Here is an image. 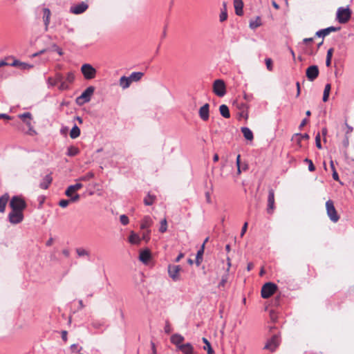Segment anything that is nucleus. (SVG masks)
<instances>
[{"label": "nucleus", "instance_id": "nucleus-14", "mask_svg": "<svg viewBox=\"0 0 354 354\" xmlns=\"http://www.w3.org/2000/svg\"><path fill=\"white\" fill-rule=\"evenodd\" d=\"M341 29L340 26L335 27V26H330L324 29H321L316 32L315 36L318 37H324L329 35L332 32H337L339 31Z\"/></svg>", "mask_w": 354, "mask_h": 354}, {"label": "nucleus", "instance_id": "nucleus-62", "mask_svg": "<svg viewBox=\"0 0 354 354\" xmlns=\"http://www.w3.org/2000/svg\"><path fill=\"white\" fill-rule=\"evenodd\" d=\"M308 120L306 119V118H304L301 121V124H300V125L299 127V129L301 130L308 123Z\"/></svg>", "mask_w": 354, "mask_h": 354}, {"label": "nucleus", "instance_id": "nucleus-23", "mask_svg": "<svg viewBox=\"0 0 354 354\" xmlns=\"http://www.w3.org/2000/svg\"><path fill=\"white\" fill-rule=\"evenodd\" d=\"M53 178L50 174L46 175L39 184L40 188L46 189L52 183Z\"/></svg>", "mask_w": 354, "mask_h": 354}, {"label": "nucleus", "instance_id": "nucleus-33", "mask_svg": "<svg viewBox=\"0 0 354 354\" xmlns=\"http://www.w3.org/2000/svg\"><path fill=\"white\" fill-rule=\"evenodd\" d=\"M144 75L142 72H133L129 77L131 82L139 81Z\"/></svg>", "mask_w": 354, "mask_h": 354}, {"label": "nucleus", "instance_id": "nucleus-29", "mask_svg": "<svg viewBox=\"0 0 354 354\" xmlns=\"http://www.w3.org/2000/svg\"><path fill=\"white\" fill-rule=\"evenodd\" d=\"M131 82L129 77L122 76L120 79V86L123 88L126 89L129 88Z\"/></svg>", "mask_w": 354, "mask_h": 354}, {"label": "nucleus", "instance_id": "nucleus-50", "mask_svg": "<svg viewBox=\"0 0 354 354\" xmlns=\"http://www.w3.org/2000/svg\"><path fill=\"white\" fill-rule=\"evenodd\" d=\"M70 202V200L62 199L59 202V205L60 207L65 208L69 205Z\"/></svg>", "mask_w": 354, "mask_h": 354}, {"label": "nucleus", "instance_id": "nucleus-35", "mask_svg": "<svg viewBox=\"0 0 354 354\" xmlns=\"http://www.w3.org/2000/svg\"><path fill=\"white\" fill-rule=\"evenodd\" d=\"M202 340L205 344V346L203 347V349L207 351V354H214V351L212 348L209 342L205 337H203Z\"/></svg>", "mask_w": 354, "mask_h": 354}, {"label": "nucleus", "instance_id": "nucleus-18", "mask_svg": "<svg viewBox=\"0 0 354 354\" xmlns=\"http://www.w3.org/2000/svg\"><path fill=\"white\" fill-rule=\"evenodd\" d=\"M151 259V252L149 250L146 249L140 251L139 254V259L142 263L147 264Z\"/></svg>", "mask_w": 354, "mask_h": 354}, {"label": "nucleus", "instance_id": "nucleus-8", "mask_svg": "<svg viewBox=\"0 0 354 354\" xmlns=\"http://www.w3.org/2000/svg\"><path fill=\"white\" fill-rule=\"evenodd\" d=\"M275 209L274 205V191L273 189L270 188L268 190V205L266 211L268 214H272Z\"/></svg>", "mask_w": 354, "mask_h": 354}, {"label": "nucleus", "instance_id": "nucleus-41", "mask_svg": "<svg viewBox=\"0 0 354 354\" xmlns=\"http://www.w3.org/2000/svg\"><path fill=\"white\" fill-rule=\"evenodd\" d=\"M93 177H94V174L93 172H88L86 174L81 176L79 178V180H81V181H88L91 179H92Z\"/></svg>", "mask_w": 354, "mask_h": 354}, {"label": "nucleus", "instance_id": "nucleus-32", "mask_svg": "<svg viewBox=\"0 0 354 354\" xmlns=\"http://www.w3.org/2000/svg\"><path fill=\"white\" fill-rule=\"evenodd\" d=\"M156 199V196L155 195H152L150 193H149L144 198L143 202L145 205L149 206L153 204Z\"/></svg>", "mask_w": 354, "mask_h": 354}, {"label": "nucleus", "instance_id": "nucleus-47", "mask_svg": "<svg viewBox=\"0 0 354 354\" xmlns=\"http://www.w3.org/2000/svg\"><path fill=\"white\" fill-rule=\"evenodd\" d=\"M120 221L123 225H126L129 223V220L125 214H122L120 216Z\"/></svg>", "mask_w": 354, "mask_h": 354}, {"label": "nucleus", "instance_id": "nucleus-9", "mask_svg": "<svg viewBox=\"0 0 354 354\" xmlns=\"http://www.w3.org/2000/svg\"><path fill=\"white\" fill-rule=\"evenodd\" d=\"M22 212L12 210L8 214V220L12 224H18L23 221Z\"/></svg>", "mask_w": 354, "mask_h": 354}, {"label": "nucleus", "instance_id": "nucleus-56", "mask_svg": "<svg viewBox=\"0 0 354 354\" xmlns=\"http://www.w3.org/2000/svg\"><path fill=\"white\" fill-rule=\"evenodd\" d=\"M19 68H21V69H30V68H32V66L28 64H26L25 62H21Z\"/></svg>", "mask_w": 354, "mask_h": 354}, {"label": "nucleus", "instance_id": "nucleus-45", "mask_svg": "<svg viewBox=\"0 0 354 354\" xmlns=\"http://www.w3.org/2000/svg\"><path fill=\"white\" fill-rule=\"evenodd\" d=\"M228 279V275L226 274L221 278L220 283H218V288L224 287Z\"/></svg>", "mask_w": 354, "mask_h": 354}, {"label": "nucleus", "instance_id": "nucleus-27", "mask_svg": "<svg viewBox=\"0 0 354 354\" xmlns=\"http://www.w3.org/2000/svg\"><path fill=\"white\" fill-rule=\"evenodd\" d=\"M140 241L141 239L140 238L138 234L135 233L133 231L130 233V235L129 236V241L131 244L138 245L140 243Z\"/></svg>", "mask_w": 354, "mask_h": 354}, {"label": "nucleus", "instance_id": "nucleus-55", "mask_svg": "<svg viewBox=\"0 0 354 354\" xmlns=\"http://www.w3.org/2000/svg\"><path fill=\"white\" fill-rule=\"evenodd\" d=\"M71 198H70V201L71 202H77L80 200V196L77 194L73 195L72 194V196H69Z\"/></svg>", "mask_w": 354, "mask_h": 354}, {"label": "nucleus", "instance_id": "nucleus-22", "mask_svg": "<svg viewBox=\"0 0 354 354\" xmlns=\"http://www.w3.org/2000/svg\"><path fill=\"white\" fill-rule=\"evenodd\" d=\"M43 20L45 25V30H48V25L50 24V10L48 8L43 9Z\"/></svg>", "mask_w": 354, "mask_h": 354}, {"label": "nucleus", "instance_id": "nucleus-15", "mask_svg": "<svg viewBox=\"0 0 354 354\" xmlns=\"http://www.w3.org/2000/svg\"><path fill=\"white\" fill-rule=\"evenodd\" d=\"M209 104L206 103L199 109V116L203 121H207L209 119Z\"/></svg>", "mask_w": 354, "mask_h": 354}, {"label": "nucleus", "instance_id": "nucleus-44", "mask_svg": "<svg viewBox=\"0 0 354 354\" xmlns=\"http://www.w3.org/2000/svg\"><path fill=\"white\" fill-rule=\"evenodd\" d=\"M265 62L267 69L269 71H272L273 70L272 60L270 58H266L265 59Z\"/></svg>", "mask_w": 354, "mask_h": 354}, {"label": "nucleus", "instance_id": "nucleus-30", "mask_svg": "<svg viewBox=\"0 0 354 354\" xmlns=\"http://www.w3.org/2000/svg\"><path fill=\"white\" fill-rule=\"evenodd\" d=\"M19 117L23 120V122L24 123H26V124L27 126H28L30 128V126H31V122H30L31 113H29V112L24 113L22 114H20L19 115Z\"/></svg>", "mask_w": 354, "mask_h": 354}, {"label": "nucleus", "instance_id": "nucleus-4", "mask_svg": "<svg viewBox=\"0 0 354 354\" xmlns=\"http://www.w3.org/2000/svg\"><path fill=\"white\" fill-rule=\"evenodd\" d=\"M12 210L22 212L26 207L25 201L18 196H13L10 202Z\"/></svg>", "mask_w": 354, "mask_h": 354}, {"label": "nucleus", "instance_id": "nucleus-31", "mask_svg": "<svg viewBox=\"0 0 354 354\" xmlns=\"http://www.w3.org/2000/svg\"><path fill=\"white\" fill-rule=\"evenodd\" d=\"M219 111L221 115L225 118H229L230 117V110L227 105H221L219 107Z\"/></svg>", "mask_w": 354, "mask_h": 354}, {"label": "nucleus", "instance_id": "nucleus-12", "mask_svg": "<svg viewBox=\"0 0 354 354\" xmlns=\"http://www.w3.org/2000/svg\"><path fill=\"white\" fill-rule=\"evenodd\" d=\"M181 270L180 266L169 265L168 274L169 276L174 280L177 281L179 279V272Z\"/></svg>", "mask_w": 354, "mask_h": 354}, {"label": "nucleus", "instance_id": "nucleus-34", "mask_svg": "<svg viewBox=\"0 0 354 354\" xmlns=\"http://www.w3.org/2000/svg\"><path fill=\"white\" fill-rule=\"evenodd\" d=\"M80 135V129L76 124H75L70 131V137L72 139H75L77 137H79Z\"/></svg>", "mask_w": 354, "mask_h": 354}, {"label": "nucleus", "instance_id": "nucleus-60", "mask_svg": "<svg viewBox=\"0 0 354 354\" xmlns=\"http://www.w3.org/2000/svg\"><path fill=\"white\" fill-rule=\"evenodd\" d=\"M240 162H241V156L238 155L237 157H236V165H237V167H238V173L239 174L241 173Z\"/></svg>", "mask_w": 354, "mask_h": 354}, {"label": "nucleus", "instance_id": "nucleus-20", "mask_svg": "<svg viewBox=\"0 0 354 354\" xmlns=\"http://www.w3.org/2000/svg\"><path fill=\"white\" fill-rule=\"evenodd\" d=\"M153 221L150 216H145L143 219L142 220L141 224H140V228L143 230H149V227L152 225Z\"/></svg>", "mask_w": 354, "mask_h": 354}, {"label": "nucleus", "instance_id": "nucleus-19", "mask_svg": "<svg viewBox=\"0 0 354 354\" xmlns=\"http://www.w3.org/2000/svg\"><path fill=\"white\" fill-rule=\"evenodd\" d=\"M184 339V337L178 333L174 334L171 337V342L175 344L178 348H179V346L183 345Z\"/></svg>", "mask_w": 354, "mask_h": 354}, {"label": "nucleus", "instance_id": "nucleus-51", "mask_svg": "<svg viewBox=\"0 0 354 354\" xmlns=\"http://www.w3.org/2000/svg\"><path fill=\"white\" fill-rule=\"evenodd\" d=\"M315 144H316V147L318 149H322V144H321V138H320V134L319 133H317V135L315 137Z\"/></svg>", "mask_w": 354, "mask_h": 354}, {"label": "nucleus", "instance_id": "nucleus-10", "mask_svg": "<svg viewBox=\"0 0 354 354\" xmlns=\"http://www.w3.org/2000/svg\"><path fill=\"white\" fill-rule=\"evenodd\" d=\"M279 345V337L278 335H274L269 339L264 346V348L274 351Z\"/></svg>", "mask_w": 354, "mask_h": 354}, {"label": "nucleus", "instance_id": "nucleus-63", "mask_svg": "<svg viewBox=\"0 0 354 354\" xmlns=\"http://www.w3.org/2000/svg\"><path fill=\"white\" fill-rule=\"evenodd\" d=\"M67 331L66 330H62V339L64 341H67Z\"/></svg>", "mask_w": 354, "mask_h": 354}, {"label": "nucleus", "instance_id": "nucleus-53", "mask_svg": "<svg viewBox=\"0 0 354 354\" xmlns=\"http://www.w3.org/2000/svg\"><path fill=\"white\" fill-rule=\"evenodd\" d=\"M52 50L57 52L59 55H62V50L55 44L52 45Z\"/></svg>", "mask_w": 354, "mask_h": 354}, {"label": "nucleus", "instance_id": "nucleus-5", "mask_svg": "<svg viewBox=\"0 0 354 354\" xmlns=\"http://www.w3.org/2000/svg\"><path fill=\"white\" fill-rule=\"evenodd\" d=\"M326 212L328 217L330 221L334 223H336L339 221V216L337 214V212L335 208L333 201L331 200H328L326 203Z\"/></svg>", "mask_w": 354, "mask_h": 354}, {"label": "nucleus", "instance_id": "nucleus-13", "mask_svg": "<svg viewBox=\"0 0 354 354\" xmlns=\"http://www.w3.org/2000/svg\"><path fill=\"white\" fill-rule=\"evenodd\" d=\"M88 6L87 3H86L85 2H82L80 3L71 6L70 8V11L73 14L80 15L88 9Z\"/></svg>", "mask_w": 354, "mask_h": 354}, {"label": "nucleus", "instance_id": "nucleus-21", "mask_svg": "<svg viewBox=\"0 0 354 354\" xmlns=\"http://www.w3.org/2000/svg\"><path fill=\"white\" fill-rule=\"evenodd\" d=\"M178 349L185 354H194V347L190 343L179 346Z\"/></svg>", "mask_w": 354, "mask_h": 354}, {"label": "nucleus", "instance_id": "nucleus-2", "mask_svg": "<svg viewBox=\"0 0 354 354\" xmlns=\"http://www.w3.org/2000/svg\"><path fill=\"white\" fill-rule=\"evenodd\" d=\"M95 91V87L93 86H90L85 91H83V93L76 98L75 102L76 103L82 106L85 103L88 102L91 99V96L93 95V93Z\"/></svg>", "mask_w": 354, "mask_h": 354}, {"label": "nucleus", "instance_id": "nucleus-39", "mask_svg": "<svg viewBox=\"0 0 354 354\" xmlns=\"http://www.w3.org/2000/svg\"><path fill=\"white\" fill-rule=\"evenodd\" d=\"M75 251H76L77 254L80 257H85V256L89 257V255H90L89 252L82 248H76Z\"/></svg>", "mask_w": 354, "mask_h": 354}, {"label": "nucleus", "instance_id": "nucleus-61", "mask_svg": "<svg viewBox=\"0 0 354 354\" xmlns=\"http://www.w3.org/2000/svg\"><path fill=\"white\" fill-rule=\"evenodd\" d=\"M296 86H297V95L296 97H298L301 93V88H300V84L299 82H296Z\"/></svg>", "mask_w": 354, "mask_h": 354}, {"label": "nucleus", "instance_id": "nucleus-49", "mask_svg": "<svg viewBox=\"0 0 354 354\" xmlns=\"http://www.w3.org/2000/svg\"><path fill=\"white\" fill-rule=\"evenodd\" d=\"M227 11H225V10H221V14H220V16H219L220 21H221V22H223V21H225V20H227Z\"/></svg>", "mask_w": 354, "mask_h": 354}, {"label": "nucleus", "instance_id": "nucleus-7", "mask_svg": "<svg viewBox=\"0 0 354 354\" xmlns=\"http://www.w3.org/2000/svg\"><path fill=\"white\" fill-rule=\"evenodd\" d=\"M81 71L86 80H91L95 77L96 70L89 64H84L81 67Z\"/></svg>", "mask_w": 354, "mask_h": 354}, {"label": "nucleus", "instance_id": "nucleus-17", "mask_svg": "<svg viewBox=\"0 0 354 354\" xmlns=\"http://www.w3.org/2000/svg\"><path fill=\"white\" fill-rule=\"evenodd\" d=\"M82 187L83 185L82 183H76L75 185H70L66 189L65 194L67 196H72V194H73L76 191L82 188Z\"/></svg>", "mask_w": 354, "mask_h": 354}, {"label": "nucleus", "instance_id": "nucleus-46", "mask_svg": "<svg viewBox=\"0 0 354 354\" xmlns=\"http://www.w3.org/2000/svg\"><path fill=\"white\" fill-rule=\"evenodd\" d=\"M304 162H306L308 164V169L310 171H314L315 170V167L313 165V162L311 160H310L308 158H306L304 160Z\"/></svg>", "mask_w": 354, "mask_h": 354}, {"label": "nucleus", "instance_id": "nucleus-25", "mask_svg": "<svg viewBox=\"0 0 354 354\" xmlns=\"http://www.w3.org/2000/svg\"><path fill=\"white\" fill-rule=\"evenodd\" d=\"M9 199V195L6 193L0 197V213H3Z\"/></svg>", "mask_w": 354, "mask_h": 354}, {"label": "nucleus", "instance_id": "nucleus-16", "mask_svg": "<svg viewBox=\"0 0 354 354\" xmlns=\"http://www.w3.org/2000/svg\"><path fill=\"white\" fill-rule=\"evenodd\" d=\"M309 139V136L308 133H295L292 138V140L297 143L299 147H301V140H308Z\"/></svg>", "mask_w": 354, "mask_h": 354}, {"label": "nucleus", "instance_id": "nucleus-28", "mask_svg": "<svg viewBox=\"0 0 354 354\" xmlns=\"http://www.w3.org/2000/svg\"><path fill=\"white\" fill-rule=\"evenodd\" d=\"M204 248H205V243H203L201 249L197 252V254H196L195 263L198 266L201 265V263L203 261V255L204 253Z\"/></svg>", "mask_w": 354, "mask_h": 354}, {"label": "nucleus", "instance_id": "nucleus-42", "mask_svg": "<svg viewBox=\"0 0 354 354\" xmlns=\"http://www.w3.org/2000/svg\"><path fill=\"white\" fill-rule=\"evenodd\" d=\"M167 230V222L166 218H164L160 222V227L159 228V232L161 233H164Z\"/></svg>", "mask_w": 354, "mask_h": 354}, {"label": "nucleus", "instance_id": "nucleus-57", "mask_svg": "<svg viewBox=\"0 0 354 354\" xmlns=\"http://www.w3.org/2000/svg\"><path fill=\"white\" fill-rule=\"evenodd\" d=\"M82 348H79L78 345L76 344H72L71 346V349L72 352H79Z\"/></svg>", "mask_w": 354, "mask_h": 354}, {"label": "nucleus", "instance_id": "nucleus-52", "mask_svg": "<svg viewBox=\"0 0 354 354\" xmlns=\"http://www.w3.org/2000/svg\"><path fill=\"white\" fill-rule=\"evenodd\" d=\"M164 330H165V333H167V334H169L172 330L171 325L168 321H167L165 323Z\"/></svg>", "mask_w": 354, "mask_h": 354}, {"label": "nucleus", "instance_id": "nucleus-3", "mask_svg": "<svg viewBox=\"0 0 354 354\" xmlns=\"http://www.w3.org/2000/svg\"><path fill=\"white\" fill-rule=\"evenodd\" d=\"M277 290V286L272 282L266 283L261 288V297L263 299L270 297Z\"/></svg>", "mask_w": 354, "mask_h": 354}, {"label": "nucleus", "instance_id": "nucleus-43", "mask_svg": "<svg viewBox=\"0 0 354 354\" xmlns=\"http://www.w3.org/2000/svg\"><path fill=\"white\" fill-rule=\"evenodd\" d=\"M150 233H151V230H145L142 232V240L145 241L146 242H148L150 239Z\"/></svg>", "mask_w": 354, "mask_h": 354}, {"label": "nucleus", "instance_id": "nucleus-54", "mask_svg": "<svg viewBox=\"0 0 354 354\" xmlns=\"http://www.w3.org/2000/svg\"><path fill=\"white\" fill-rule=\"evenodd\" d=\"M59 84H60L59 86V89L60 91H64V90L68 89L69 87H68V84L64 81H63L62 82H59Z\"/></svg>", "mask_w": 354, "mask_h": 354}, {"label": "nucleus", "instance_id": "nucleus-40", "mask_svg": "<svg viewBox=\"0 0 354 354\" xmlns=\"http://www.w3.org/2000/svg\"><path fill=\"white\" fill-rule=\"evenodd\" d=\"M54 82L51 83V86H55L57 84L63 82L64 77L61 73H56L55 77H53Z\"/></svg>", "mask_w": 354, "mask_h": 354}, {"label": "nucleus", "instance_id": "nucleus-59", "mask_svg": "<svg viewBox=\"0 0 354 354\" xmlns=\"http://www.w3.org/2000/svg\"><path fill=\"white\" fill-rule=\"evenodd\" d=\"M247 228H248V223L245 222L244 224H243V226L242 227V229H241V236H243L246 230H247Z\"/></svg>", "mask_w": 354, "mask_h": 354}, {"label": "nucleus", "instance_id": "nucleus-64", "mask_svg": "<svg viewBox=\"0 0 354 354\" xmlns=\"http://www.w3.org/2000/svg\"><path fill=\"white\" fill-rule=\"evenodd\" d=\"M0 119L11 120V117L5 113H0Z\"/></svg>", "mask_w": 354, "mask_h": 354}, {"label": "nucleus", "instance_id": "nucleus-24", "mask_svg": "<svg viewBox=\"0 0 354 354\" xmlns=\"http://www.w3.org/2000/svg\"><path fill=\"white\" fill-rule=\"evenodd\" d=\"M234 6L235 9V12L238 16H241L243 13V3L242 0H234Z\"/></svg>", "mask_w": 354, "mask_h": 354}, {"label": "nucleus", "instance_id": "nucleus-58", "mask_svg": "<svg viewBox=\"0 0 354 354\" xmlns=\"http://www.w3.org/2000/svg\"><path fill=\"white\" fill-rule=\"evenodd\" d=\"M333 52H334V48H329L327 51L326 58L332 59Z\"/></svg>", "mask_w": 354, "mask_h": 354}, {"label": "nucleus", "instance_id": "nucleus-6", "mask_svg": "<svg viewBox=\"0 0 354 354\" xmlns=\"http://www.w3.org/2000/svg\"><path fill=\"white\" fill-rule=\"evenodd\" d=\"M213 92L218 97H223L226 93V86L223 80H216L213 83Z\"/></svg>", "mask_w": 354, "mask_h": 354}, {"label": "nucleus", "instance_id": "nucleus-36", "mask_svg": "<svg viewBox=\"0 0 354 354\" xmlns=\"http://www.w3.org/2000/svg\"><path fill=\"white\" fill-rule=\"evenodd\" d=\"M79 153L80 150L77 147L74 146H70L67 149L66 155L68 156L72 157L77 155Z\"/></svg>", "mask_w": 354, "mask_h": 354}, {"label": "nucleus", "instance_id": "nucleus-48", "mask_svg": "<svg viewBox=\"0 0 354 354\" xmlns=\"http://www.w3.org/2000/svg\"><path fill=\"white\" fill-rule=\"evenodd\" d=\"M75 80V74L73 72H69L66 75V81L68 83H73Z\"/></svg>", "mask_w": 354, "mask_h": 354}, {"label": "nucleus", "instance_id": "nucleus-26", "mask_svg": "<svg viewBox=\"0 0 354 354\" xmlns=\"http://www.w3.org/2000/svg\"><path fill=\"white\" fill-rule=\"evenodd\" d=\"M241 132L246 140L252 141L254 139L253 133L249 128L242 127Z\"/></svg>", "mask_w": 354, "mask_h": 354}, {"label": "nucleus", "instance_id": "nucleus-1", "mask_svg": "<svg viewBox=\"0 0 354 354\" xmlns=\"http://www.w3.org/2000/svg\"><path fill=\"white\" fill-rule=\"evenodd\" d=\"M351 15L352 11L348 7H339L337 10L336 19L340 24H346L350 20Z\"/></svg>", "mask_w": 354, "mask_h": 354}, {"label": "nucleus", "instance_id": "nucleus-11", "mask_svg": "<svg viewBox=\"0 0 354 354\" xmlns=\"http://www.w3.org/2000/svg\"><path fill=\"white\" fill-rule=\"evenodd\" d=\"M319 73L318 66L316 65H312L307 68L306 75L308 80L313 82L318 77Z\"/></svg>", "mask_w": 354, "mask_h": 354}, {"label": "nucleus", "instance_id": "nucleus-38", "mask_svg": "<svg viewBox=\"0 0 354 354\" xmlns=\"http://www.w3.org/2000/svg\"><path fill=\"white\" fill-rule=\"evenodd\" d=\"M331 86L330 84H326L324 88V94H323V101L327 102L328 100L330 91Z\"/></svg>", "mask_w": 354, "mask_h": 354}, {"label": "nucleus", "instance_id": "nucleus-37", "mask_svg": "<svg viewBox=\"0 0 354 354\" xmlns=\"http://www.w3.org/2000/svg\"><path fill=\"white\" fill-rule=\"evenodd\" d=\"M261 25V19L260 17H257L255 19L250 21V28L255 29Z\"/></svg>", "mask_w": 354, "mask_h": 354}]
</instances>
